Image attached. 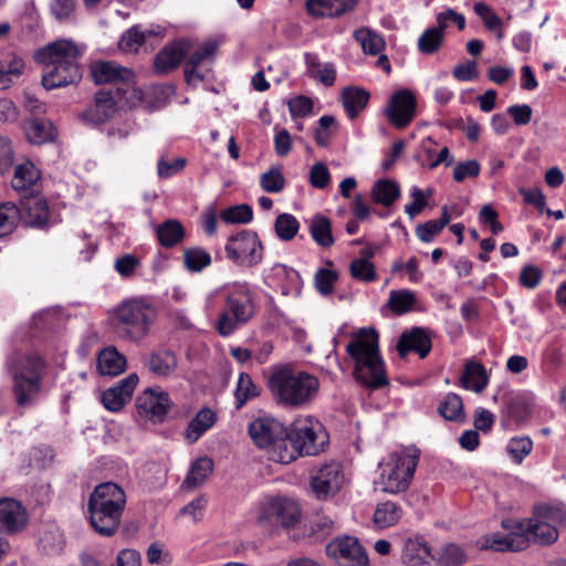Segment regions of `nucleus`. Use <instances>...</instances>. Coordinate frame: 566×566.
<instances>
[{"instance_id": "obj_1", "label": "nucleus", "mask_w": 566, "mask_h": 566, "mask_svg": "<svg viewBox=\"0 0 566 566\" xmlns=\"http://www.w3.org/2000/svg\"><path fill=\"white\" fill-rule=\"evenodd\" d=\"M566 526V509L558 505H538L533 516L516 522L514 530L506 535L499 533L485 535L479 539L481 549L496 552H520L532 543L541 545L554 544L559 536L558 528Z\"/></svg>"}, {"instance_id": "obj_2", "label": "nucleus", "mask_w": 566, "mask_h": 566, "mask_svg": "<svg viewBox=\"0 0 566 566\" xmlns=\"http://www.w3.org/2000/svg\"><path fill=\"white\" fill-rule=\"evenodd\" d=\"M219 296L223 300V307L218 315L214 328L220 336L228 337L254 317V293L247 282L227 283L207 295L205 306L208 312L214 310Z\"/></svg>"}, {"instance_id": "obj_3", "label": "nucleus", "mask_w": 566, "mask_h": 566, "mask_svg": "<svg viewBox=\"0 0 566 566\" xmlns=\"http://www.w3.org/2000/svg\"><path fill=\"white\" fill-rule=\"evenodd\" d=\"M84 51V45L67 39L56 40L39 49L34 60L46 67L42 85L46 90H54L78 82L82 77L80 59Z\"/></svg>"}, {"instance_id": "obj_4", "label": "nucleus", "mask_w": 566, "mask_h": 566, "mask_svg": "<svg viewBox=\"0 0 566 566\" xmlns=\"http://www.w3.org/2000/svg\"><path fill=\"white\" fill-rule=\"evenodd\" d=\"M11 377L12 392L21 408L33 406L43 389L48 374L46 360L36 352H13L6 360Z\"/></svg>"}, {"instance_id": "obj_5", "label": "nucleus", "mask_w": 566, "mask_h": 566, "mask_svg": "<svg viewBox=\"0 0 566 566\" xmlns=\"http://www.w3.org/2000/svg\"><path fill=\"white\" fill-rule=\"evenodd\" d=\"M158 318L155 303L144 296L123 300L108 312L109 324L124 340L139 343L151 332Z\"/></svg>"}, {"instance_id": "obj_6", "label": "nucleus", "mask_w": 566, "mask_h": 566, "mask_svg": "<svg viewBox=\"0 0 566 566\" xmlns=\"http://www.w3.org/2000/svg\"><path fill=\"white\" fill-rule=\"evenodd\" d=\"M268 386L279 406L302 408L316 398L321 384L316 376L285 365L273 369Z\"/></svg>"}, {"instance_id": "obj_7", "label": "nucleus", "mask_w": 566, "mask_h": 566, "mask_svg": "<svg viewBox=\"0 0 566 566\" xmlns=\"http://www.w3.org/2000/svg\"><path fill=\"white\" fill-rule=\"evenodd\" d=\"M346 353L355 361L354 375L358 381L369 388L387 384L378 348V334L374 328H360L353 333Z\"/></svg>"}, {"instance_id": "obj_8", "label": "nucleus", "mask_w": 566, "mask_h": 566, "mask_svg": "<svg viewBox=\"0 0 566 566\" xmlns=\"http://www.w3.org/2000/svg\"><path fill=\"white\" fill-rule=\"evenodd\" d=\"M125 506L126 494L119 485L113 482L98 484L88 499L92 527L99 535H114L120 524Z\"/></svg>"}, {"instance_id": "obj_9", "label": "nucleus", "mask_w": 566, "mask_h": 566, "mask_svg": "<svg viewBox=\"0 0 566 566\" xmlns=\"http://www.w3.org/2000/svg\"><path fill=\"white\" fill-rule=\"evenodd\" d=\"M420 458V451L413 446L389 453L380 463V486L386 493L405 492L413 478Z\"/></svg>"}, {"instance_id": "obj_10", "label": "nucleus", "mask_w": 566, "mask_h": 566, "mask_svg": "<svg viewBox=\"0 0 566 566\" xmlns=\"http://www.w3.org/2000/svg\"><path fill=\"white\" fill-rule=\"evenodd\" d=\"M91 74L97 84H115L113 93L123 95L126 103H135L140 98L139 92L134 86L135 74L114 61H98L91 66Z\"/></svg>"}, {"instance_id": "obj_11", "label": "nucleus", "mask_w": 566, "mask_h": 566, "mask_svg": "<svg viewBox=\"0 0 566 566\" xmlns=\"http://www.w3.org/2000/svg\"><path fill=\"white\" fill-rule=\"evenodd\" d=\"M224 251L237 265L252 268L261 263L264 248L256 232L242 230L228 239Z\"/></svg>"}, {"instance_id": "obj_12", "label": "nucleus", "mask_w": 566, "mask_h": 566, "mask_svg": "<svg viewBox=\"0 0 566 566\" xmlns=\"http://www.w3.org/2000/svg\"><path fill=\"white\" fill-rule=\"evenodd\" d=\"M300 518V509L295 501L276 496L264 501L259 509L258 521L265 527L293 526Z\"/></svg>"}, {"instance_id": "obj_13", "label": "nucleus", "mask_w": 566, "mask_h": 566, "mask_svg": "<svg viewBox=\"0 0 566 566\" xmlns=\"http://www.w3.org/2000/svg\"><path fill=\"white\" fill-rule=\"evenodd\" d=\"M289 433L301 455H316L327 442V434L321 422L310 417L295 420Z\"/></svg>"}, {"instance_id": "obj_14", "label": "nucleus", "mask_w": 566, "mask_h": 566, "mask_svg": "<svg viewBox=\"0 0 566 566\" xmlns=\"http://www.w3.org/2000/svg\"><path fill=\"white\" fill-rule=\"evenodd\" d=\"M325 553L342 566H369V558L359 541L349 535L331 541Z\"/></svg>"}, {"instance_id": "obj_15", "label": "nucleus", "mask_w": 566, "mask_h": 566, "mask_svg": "<svg viewBox=\"0 0 566 566\" xmlns=\"http://www.w3.org/2000/svg\"><path fill=\"white\" fill-rule=\"evenodd\" d=\"M119 104L124 106L133 103H126L123 95H117L112 90L99 91L93 103L81 114V118L91 126L102 125L114 117Z\"/></svg>"}, {"instance_id": "obj_16", "label": "nucleus", "mask_w": 566, "mask_h": 566, "mask_svg": "<svg viewBox=\"0 0 566 566\" xmlns=\"http://www.w3.org/2000/svg\"><path fill=\"white\" fill-rule=\"evenodd\" d=\"M345 473L339 462L323 464L312 476L311 486L317 499L324 500L337 494L345 484Z\"/></svg>"}, {"instance_id": "obj_17", "label": "nucleus", "mask_w": 566, "mask_h": 566, "mask_svg": "<svg viewBox=\"0 0 566 566\" xmlns=\"http://www.w3.org/2000/svg\"><path fill=\"white\" fill-rule=\"evenodd\" d=\"M417 98L409 90L392 94L387 105L386 115L396 128H405L416 116Z\"/></svg>"}, {"instance_id": "obj_18", "label": "nucleus", "mask_w": 566, "mask_h": 566, "mask_svg": "<svg viewBox=\"0 0 566 566\" xmlns=\"http://www.w3.org/2000/svg\"><path fill=\"white\" fill-rule=\"evenodd\" d=\"M170 407L169 395L157 388H147L136 398L138 413L155 422H161Z\"/></svg>"}, {"instance_id": "obj_19", "label": "nucleus", "mask_w": 566, "mask_h": 566, "mask_svg": "<svg viewBox=\"0 0 566 566\" xmlns=\"http://www.w3.org/2000/svg\"><path fill=\"white\" fill-rule=\"evenodd\" d=\"M218 50V44L209 41L192 51L185 65V77L187 83L203 81L207 76L208 69L206 63H211Z\"/></svg>"}, {"instance_id": "obj_20", "label": "nucleus", "mask_w": 566, "mask_h": 566, "mask_svg": "<svg viewBox=\"0 0 566 566\" xmlns=\"http://www.w3.org/2000/svg\"><path fill=\"white\" fill-rule=\"evenodd\" d=\"M28 512L21 502L11 499H0V532L14 534L28 524Z\"/></svg>"}, {"instance_id": "obj_21", "label": "nucleus", "mask_w": 566, "mask_h": 566, "mask_svg": "<svg viewBox=\"0 0 566 566\" xmlns=\"http://www.w3.org/2000/svg\"><path fill=\"white\" fill-rule=\"evenodd\" d=\"M248 432L258 448L266 450L277 438L285 434V428L274 418L260 417L250 422Z\"/></svg>"}, {"instance_id": "obj_22", "label": "nucleus", "mask_w": 566, "mask_h": 566, "mask_svg": "<svg viewBox=\"0 0 566 566\" xmlns=\"http://www.w3.org/2000/svg\"><path fill=\"white\" fill-rule=\"evenodd\" d=\"M138 380L137 374H130L115 386L106 389L102 395L103 406L112 412L119 411L132 399Z\"/></svg>"}, {"instance_id": "obj_23", "label": "nucleus", "mask_w": 566, "mask_h": 566, "mask_svg": "<svg viewBox=\"0 0 566 566\" xmlns=\"http://www.w3.org/2000/svg\"><path fill=\"white\" fill-rule=\"evenodd\" d=\"M19 221L32 228H43L49 224L50 212L48 202L43 197L31 196L20 202Z\"/></svg>"}, {"instance_id": "obj_24", "label": "nucleus", "mask_w": 566, "mask_h": 566, "mask_svg": "<svg viewBox=\"0 0 566 566\" xmlns=\"http://www.w3.org/2000/svg\"><path fill=\"white\" fill-rule=\"evenodd\" d=\"M190 41L182 39L165 45L155 57V70L159 74H167L179 66L186 54L190 53Z\"/></svg>"}, {"instance_id": "obj_25", "label": "nucleus", "mask_w": 566, "mask_h": 566, "mask_svg": "<svg viewBox=\"0 0 566 566\" xmlns=\"http://www.w3.org/2000/svg\"><path fill=\"white\" fill-rule=\"evenodd\" d=\"M358 0H306V9L314 18H339L352 12Z\"/></svg>"}, {"instance_id": "obj_26", "label": "nucleus", "mask_w": 566, "mask_h": 566, "mask_svg": "<svg viewBox=\"0 0 566 566\" xmlns=\"http://www.w3.org/2000/svg\"><path fill=\"white\" fill-rule=\"evenodd\" d=\"M397 349L401 357L415 352L420 358H424L431 350V340L424 329L415 327L400 336Z\"/></svg>"}, {"instance_id": "obj_27", "label": "nucleus", "mask_w": 566, "mask_h": 566, "mask_svg": "<svg viewBox=\"0 0 566 566\" xmlns=\"http://www.w3.org/2000/svg\"><path fill=\"white\" fill-rule=\"evenodd\" d=\"M23 132L29 143L43 145L52 143L57 137L56 127L45 118H30L23 123Z\"/></svg>"}, {"instance_id": "obj_28", "label": "nucleus", "mask_w": 566, "mask_h": 566, "mask_svg": "<svg viewBox=\"0 0 566 566\" xmlns=\"http://www.w3.org/2000/svg\"><path fill=\"white\" fill-rule=\"evenodd\" d=\"M177 364L175 353L168 349L153 352L144 360V365L148 371L158 377L170 376L176 370Z\"/></svg>"}, {"instance_id": "obj_29", "label": "nucleus", "mask_w": 566, "mask_h": 566, "mask_svg": "<svg viewBox=\"0 0 566 566\" xmlns=\"http://www.w3.org/2000/svg\"><path fill=\"white\" fill-rule=\"evenodd\" d=\"M126 357L116 347L102 349L97 356V370L103 376H117L126 369Z\"/></svg>"}, {"instance_id": "obj_30", "label": "nucleus", "mask_w": 566, "mask_h": 566, "mask_svg": "<svg viewBox=\"0 0 566 566\" xmlns=\"http://www.w3.org/2000/svg\"><path fill=\"white\" fill-rule=\"evenodd\" d=\"M266 451L270 460L282 464L291 463L301 455L296 444L291 439V434L286 430L285 434L277 438Z\"/></svg>"}, {"instance_id": "obj_31", "label": "nucleus", "mask_w": 566, "mask_h": 566, "mask_svg": "<svg viewBox=\"0 0 566 566\" xmlns=\"http://www.w3.org/2000/svg\"><path fill=\"white\" fill-rule=\"evenodd\" d=\"M40 178V170L33 163L25 160L15 166L11 186L18 192L32 191Z\"/></svg>"}, {"instance_id": "obj_32", "label": "nucleus", "mask_w": 566, "mask_h": 566, "mask_svg": "<svg viewBox=\"0 0 566 566\" xmlns=\"http://www.w3.org/2000/svg\"><path fill=\"white\" fill-rule=\"evenodd\" d=\"M460 384L464 389L476 394L482 392L489 384L486 370L482 364L475 360L467 361Z\"/></svg>"}, {"instance_id": "obj_33", "label": "nucleus", "mask_w": 566, "mask_h": 566, "mask_svg": "<svg viewBox=\"0 0 566 566\" xmlns=\"http://www.w3.org/2000/svg\"><path fill=\"white\" fill-rule=\"evenodd\" d=\"M342 103L350 119H355L368 105L370 95L360 87L349 86L342 92Z\"/></svg>"}, {"instance_id": "obj_34", "label": "nucleus", "mask_w": 566, "mask_h": 566, "mask_svg": "<svg viewBox=\"0 0 566 566\" xmlns=\"http://www.w3.org/2000/svg\"><path fill=\"white\" fill-rule=\"evenodd\" d=\"M216 420L217 415L213 410L210 408L200 409L195 418L189 422L185 431V438L189 443L197 442L205 432L213 427Z\"/></svg>"}, {"instance_id": "obj_35", "label": "nucleus", "mask_w": 566, "mask_h": 566, "mask_svg": "<svg viewBox=\"0 0 566 566\" xmlns=\"http://www.w3.org/2000/svg\"><path fill=\"white\" fill-rule=\"evenodd\" d=\"M213 471V461L208 457L198 458L192 462L190 470L185 478L181 488L197 489L201 486Z\"/></svg>"}, {"instance_id": "obj_36", "label": "nucleus", "mask_w": 566, "mask_h": 566, "mask_svg": "<svg viewBox=\"0 0 566 566\" xmlns=\"http://www.w3.org/2000/svg\"><path fill=\"white\" fill-rule=\"evenodd\" d=\"M305 64L310 77L325 86H332L336 80V70L332 63H321L313 53H305Z\"/></svg>"}, {"instance_id": "obj_37", "label": "nucleus", "mask_w": 566, "mask_h": 566, "mask_svg": "<svg viewBox=\"0 0 566 566\" xmlns=\"http://www.w3.org/2000/svg\"><path fill=\"white\" fill-rule=\"evenodd\" d=\"M24 61L12 54L0 59V90L9 88L24 72Z\"/></svg>"}, {"instance_id": "obj_38", "label": "nucleus", "mask_w": 566, "mask_h": 566, "mask_svg": "<svg viewBox=\"0 0 566 566\" xmlns=\"http://www.w3.org/2000/svg\"><path fill=\"white\" fill-rule=\"evenodd\" d=\"M401 558L403 563L411 566L424 564L430 558L429 546L419 537L408 538L405 541Z\"/></svg>"}, {"instance_id": "obj_39", "label": "nucleus", "mask_w": 566, "mask_h": 566, "mask_svg": "<svg viewBox=\"0 0 566 566\" xmlns=\"http://www.w3.org/2000/svg\"><path fill=\"white\" fill-rule=\"evenodd\" d=\"M184 268L191 273H199L211 265L212 258L208 250L201 247H189L182 252Z\"/></svg>"}, {"instance_id": "obj_40", "label": "nucleus", "mask_w": 566, "mask_h": 566, "mask_svg": "<svg viewBox=\"0 0 566 566\" xmlns=\"http://www.w3.org/2000/svg\"><path fill=\"white\" fill-rule=\"evenodd\" d=\"M402 516L400 505L395 502L387 501L377 505L374 512V523L379 528H388L396 525Z\"/></svg>"}, {"instance_id": "obj_41", "label": "nucleus", "mask_w": 566, "mask_h": 566, "mask_svg": "<svg viewBox=\"0 0 566 566\" xmlns=\"http://www.w3.org/2000/svg\"><path fill=\"white\" fill-rule=\"evenodd\" d=\"M157 238L160 245L172 248L184 240L185 229L179 221L167 220L158 226Z\"/></svg>"}, {"instance_id": "obj_42", "label": "nucleus", "mask_w": 566, "mask_h": 566, "mask_svg": "<svg viewBox=\"0 0 566 566\" xmlns=\"http://www.w3.org/2000/svg\"><path fill=\"white\" fill-rule=\"evenodd\" d=\"M310 233L313 240L323 248H328L334 243L331 220L322 214L312 218Z\"/></svg>"}, {"instance_id": "obj_43", "label": "nucleus", "mask_w": 566, "mask_h": 566, "mask_svg": "<svg viewBox=\"0 0 566 566\" xmlns=\"http://www.w3.org/2000/svg\"><path fill=\"white\" fill-rule=\"evenodd\" d=\"M400 195L397 182L382 179L375 182L371 189V197L375 202L385 207L391 206Z\"/></svg>"}, {"instance_id": "obj_44", "label": "nucleus", "mask_w": 566, "mask_h": 566, "mask_svg": "<svg viewBox=\"0 0 566 566\" xmlns=\"http://www.w3.org/2000/svg\"><path fill=\"white\" fill-rule=\"evenodd\" d=\"M354 38L361 45L364 53L376 55L385 48V41L380 34L368 28H360L355 31Z\"/></svg>"}, {"instance_id": "obj_45", "label": "nucleus", "mask_w": 566, "mask_h": 566, "mask_svg": "<svg viewBox=\"0 0 566 566\" xmlns=\"http://www.w3.org/2000/svg\"><path fill=\"white\" fill-rule=\"evenodd\" d=\"M417 302L416 294L409 290H392L389 293L388 307L397 315L410 312Z\"/></svg>"}, {"instance_id": "obj_46", "label": "nucleus", "mask_w": 566, "mask_h": 566, "mask_svg": "<svg viewBox=\"0 0 566 566\" xmlns=\"http://www.w3.org/2000/svg\"><path fill=\"white\" fill-rule=\"evenodd\" d=\"M154 34L151 30H142L135 25L128 29L119 40V49L126 53H134L145 43L146 39Z\"/></svg>"}, {"instance_id": "obj_47", "label": "nucleus", "mask_w": 566, "mask_h": 566, "mask_svg": "<svg viewBox=\"0 0 566 566\" xmlns=\"http://www.w3.org/2000/svg\"><path fill=\"white\" fill-rule=\"evenodd\" d=\"M19 208L11 201L0 203V238L11 234L19 222Z\"/></svg>"}, {"instance_id": "obj_48", "label": "nucleus", "mask_w": 566, "mask_h": 566, "mask_svg": "<svg viewBox=\"0 0 566 566\" xmlns=\"http://www.w3.org/2000/svg\"><path fill=\"white\" fill-rule=\"evenodd\" d=\"M444 31L438 25L427 29L418 39V50L423 54H432L442 45Z\"/></svg>"}, {"instance_id": "obj_49", "label": "nucleus", "mask_w": 566, "mask_h": 566, "mask_svg": "<svg viewBox=\"0 0 566 566\" xmlns=\"http://www.w3.org/2000/svg\"><path fill=\"white\" fill-rule=\"evenodd\" d=\"M274 229L282 241H291L298 232L300 222L291 213H281L275 220Z\"/></svg>"}, {"instance_id": "obj_50", "label": "nucleus", "mask_w": 566, "mask_h": 566, "mask_svg": "<svg viewBox=\"0 0 566 566\" xmlns=\"http://www.w3.org/2000/svg\"><path fill=\"white\" fill-rule=\"evenodd\" d=\"M259 395V390L248 374H240L235 388V407L240 409L244 403Z\"/></svg>"}, {"instance_id": "obj_51", "label": "nucleus", "mask_w": 566, "mask_h": 566, "mask_svg": "<svg viewBox=\"0 0 566 566\" xmlns=\"http://www.w3.org/2000/svg\"><path fill=\"white\" fill-rule=\"evenodd\" d=\"M439 413L447 420H461L463 418V402L459 395L449 392L439 406Z\"/></svg>"}, {"instance_id": "obj_52", "label": "nucleus", "mask_w": 566, "mask_h": 566, "mask_svg": "<svg viewBox=\"0 0 566 566\" xmlns=\"http://www.w3.org/2000/svg\"><path fill=\"white\" fill-rule=\"evenodd\" d=\"M261 188L271 193L281 192L285 186V178L280 167H271L260 176Z\"/></svg>"}, {"instance_id": "obj_53", "label": "nucleus", "mask_w": 566, "mask_h": 566, "mask_svg": "<svg viewBox=\"0 0 566 566\" xmlns=\"http://www.w3.org/2000/svg\"><path fill=\"white\" fill-rule=\"evenodd\" d=\"M349 273L353 279L361 282H374L377 280L374 264L366 259L353 260L349 264Z\"/></svg>"}, {"instance_id": "obj_54", "label": "nucleus", "mask_w": 566, "mask_h": 566, "mask_svg": "<svg viewBox=\"0 0 566 566\" xmlns=\"http://www.w3.org/2000/svg\"><path fill=\"white\" fill-rule=\"evenodd\" d=\"M439 562L444 566H460L467 562V554L457 544H446L439 554Z\"/></svg>"}, {"instance_id": "obj_55", "label": "nucleus", "mask_w": 566, "mask_h": 566, "mask_svg": "<svg viewBox=\"0 0 566 566\" xmlns=\"http://www.w3.org/2000/svg\"><path fill=\"white\" fill-rule=\"evenodd\" d=\"M337 280L338 273L332 269L321 268L314 275L315 287L322 295L332 294L334 284Z\"/></svg>"}, {"instance_id": "obj_56", "label": "nucleus", "mask_w": 566, "mask_h": 566, "mask_svg": "<svg viewBox=\"0 0 566 566\" xmlns=\"http://www.w3.org/2000/svg\"><path fill=\"white\" fill-rule=\"evenodd\" d=\"M221 219L227 223H248L253 219V211L249 205H238L224 209Z\"/></svg>"}, {"instance_id": "obj_57", "label": "nucleus", "mask_w": 566, "mask_h": 566, "mask_svg": "<svg viewBox=\"0 0 566 566\" xmlns=\"http://www.w3.org/2000/svg\"><path fill=\"white\" fill-rule=\"evenodd\" d=\"M533 450V441L528 437L512 438L507 452L516 463H521Z\"/></svg>"}, {"instance_id": "obj_58", "label": "nucleus", "mask_w": 566, "mask_h": 566, "mask_svg": "<svg viewBox=\"0 0 566 566\" xmlns=\"http://www.w3.org/2000/svg\"><path fill=\"white\" fill-rule=\"evenodd\" d=\"M187 160L184 157L176 158L171 161L165 157H160L157 163V175L161 179H168L179 174L186 167Z\"/></svg>"}, {"instance_id": "obj_59", "label": "nucleus", "mask_w": 566, "mask_h": 566, "mask_svg": "<svg viewBox=\"0 0 566 566\" xmlns=\"http://www.w3.org/2000/svg\"><path fill=\"white\" fill-rule=\"evenodd\" d=\"M473 9L476 15L483 20V23L488 30L495 31L502 28V20L484 2L474 3Z\"/></svg>"}, {"instance_id": "obj_60", "label": "nucleus", "mask_w": 566, "mask_h": 566, "mask_svg": "<svg viewBox=\"0 0 566 566\" xmlns=\"http://www.w3.org/2000/svg\"><path fill=\"white\" fill-rule=\"evenodd\" d=\"M480 164L475 159L459 163L453 169V179L462 182L467 178H475L480 175Z\"/></svg>"}, {"instance_id": "obj_61", "label": "nucleus", "mask_w": 566, "mask_h": 566, "mask_svg": "<svg viewBox=\"0 0 566 566\" xmlns=\"http://www.w3.org/2000/svg\"><path fill=\"white\" fill-rule=\"evenodd\" d=\"M139 264L140 260L137 256L124 254L115 260L114 268L120 276L130 277L134 275Z\"/></svg>"}, {"instance_id": "obj_62", "label": "nucleus", "mask_w": 566, "mask_h": 566, "mask_svg": "<svg viewBox=\"0 0 566 566\" xmlns=\"http://www.w3.org/2000/svg\"><path fill=\"white\" fill-rule=\"evenodd\" d=\"M331 174L327 166L323 163H316L310 170V182L313 187L324 189L328 186Z\"/></svg>"}, {"instance_id": "obj_63", "label": "nucleus", "mask_w": 566, "mask_h": 566, "mask_svg": "<svg viewBox=\"0 0 566 566\" xmlns=\"http://www.w3.org/2000/svg\"><path fill=\"white\" fill-rule=\"evenodd\" d=\"M449 22L454 23L459 30H464L465 28V18L463 14L458 13L453 9L449 8L443 12H439L437 14V23L438 27L446 31V29L449 27Z\"/></svg>"}, {"instance_id": "obj_64", "label": "nucleus", "mask_w": 566, "mask_h": 566, "mask_svg": "<svg viewBox=\"0 0 566 566\" xmlns=\"http://www.w3.org/2000/svg\"><path fill=\"white\" fill-rule=\"evenodd\" d=\"M14 160V153L11 139L0 135V175L9 170Z\"/></svg>"}]
</instances>
